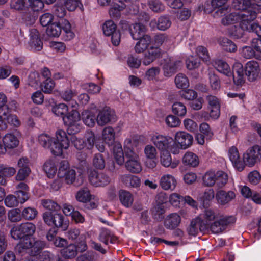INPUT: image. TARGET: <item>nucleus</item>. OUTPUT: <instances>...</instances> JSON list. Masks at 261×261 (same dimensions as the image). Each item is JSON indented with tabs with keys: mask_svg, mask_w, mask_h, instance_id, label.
<instances>
[{
	"mask_svg": "<svg viewBox=\"0 0 261 261\" xmlns=\"http://www.w3.org/2000/svg\"><path fill=\"white\" fill-rule=\"evenodd\" d=\"M215 18L222 17L221 23L224 25H234V31L230 32L231 36L239 38L242 36V26L246 25V22L255 19V13H249V11L232 12L229 13V8L227 6L217 9L213 14Z\"/></svg>",
	"mask_w": 261,
	"mask_h": 261,
	"instance_id": "obj_1",
	"label": "nucleus"
},
{
	"mask_svg": "<svg viewBox=\"0 0 261 261\" xmlns=\"http://www.w3.org/2000/svg\"><path fill=\"white\" fill-rule=\"evenodd\" d=\"M25 238L20 241L16 246V250L20 254L27 253L32 256L38 255L44 248L45 243L40 240H35L34 238L29 236L32 235L35 231L36 227L32 223H25L20 225Z\"/></svg>",
	"mask_w": 261,
	"mask_h": 261,
	"instance_id": "obj_2",
	"label": "nucleus"
},
{
	"mask_svg": "<svg viewBox=\"0 0 261 261\" xmlns=\"http://www.w3.org/2000/svg\"><path fill=\"white\" fill-rule=\"evenodd\" d=\"M124 154L126 159L125 167L130 172L139 173L142 170V164L139 153L135 151L132 141L126 139L124 141Z\"/></svg>",
	"mask_w": 261,
	"mask_h": 261,
	"instance_id": "obj_3",
	"label": "nucleus"
},
{
	"mask_svg": "<svg viewBox=\"0 0 261 261\" xmlns=\"http://www.w3.org/2000/svg\"><path fill=\"white\" fill-rule=\"evenodd\" d=\"M202 184L207 187L216 186L218 188H223L228 181V174L223 171L210 170L202 176Z\"/></svg>",
	"mask_w": 261,
	"mask_h": 261,
	"instance_id": "obj_4",
	"label": "nucleus"
},
{
	"mask_svg": "<svg viewBox=\"0 0 261 261\" xmlns=\"http://www.w3.org/2000/svg\"><path fill=\"white\" fill-rule=\"evenodd\" d=\"M193 141V137L190 134L185 131H178L174 136L172 144V153L177 154L180 150L190 147Z\"/></svg>",
	"mask_w": 261,
	"mask_h": 261,
	"instance_id": "obj_5",
	"label": "nucleus"
},
{
	"mask_svg": "<svg viewBox=\"0 0 261 261\" xmlns=\"http://www.w3.org/2000/svg\"><path fill=\"white\" fill-rule=\"evenodd\" d=\"M69 146V139L65 131L60 129L56 132L53 138L51 153L55 155H61L63 149H67Z\"/></svg>",
	"mask_w": 261,
	"mask_h": 261,
	"instance_id": "obj_6",
	"label": "nucleus"
},
{
	"mask_svg": "<svg viewBox=\"0 0 261 261\" xmlns=\"http://www.w3.org/2000/svg\"><path fill=\"white\" fill-rule=\"evenodd\" d=\"M244 167H253L261 160V147L257 145L249 147L243 155Z\"/></svg>",
	"mask_w": 261,
	"mask_h": 261,
	"instance_id": "obj_7",
	"label": "nucleus"
},
{
	"mask_svg": "<svg viewBox=\"0 0 261 261\" xmlns=\"http://www.w3.org/2000/svg\"><path fill=\"white\" fill-rule=\"evenodd\" d=\"M43 219L44 222L49 226H55L61 228L63 230L67 229L68 225L64 222V216L57 212H45L43 214Z\"/></svg>",
	"mask_w": 261,
	"mask_h": 261,
	"instance_id": "obj_8",
	"label": "nucleus"
},
{
	"mask_svg": "<svg viewBox=\"0 0 261 261\" xmlns=\"http://www.w3.org/2000/svg\"><path fill=\"white\" fill-rule=\"evenodd\" d=\"M103 34L106 36H111L112 44L117 46L120 42L121 35L117 29V25L112 20H106L102 27Z\"/></svg>",
	"mask_w": 261,
	"mask_h": 261,
	"instance_id": "obj_9",
	"label": "nucleus"
},
{
	"mask_svg": "<svg viewBox=\"0 0 261 261\" xmlns=\"http://www.w3.org/2000/svg\"><path fill=\"white\" fill-rule=\"evenodd\" d=\"M75 109L73 110L67 115L63 117V120L65 124L68 126V131L72 134L79 132L81 129L79 123L80 115Z\"/></svg>",
	"mask_w": 261,
	"mask_h": 261,
	"instance_id": "obj_10",
	"label": "nucleus"
},
{
	"mask_svg": "<svg viewBox=\"0 0 261 261\" xmlns=\"http://www.w3.org/2000/svg\"><path fill=\"white\" fill-rule=\"evenodd\" d=\"M88 180L94 187H104L108 185L111 181L109 176L103 172H98L96 170L90 169L88 171Z\"/></svg>",
	"mask_w": 261,
	"mask_h": 261,
	"instance_id": "obj_11",
	"label": "nucleus"
},
{
	"mask_svg": "<svg viewBox=\"0 0 261 261\" xmlns=\"http://www.w3.org/2000/svg\"><path fill=\"white\" fill-rule=\"evenodd\" d=\"M151 142L161 151H170L172 153V144L173 139L168 136L160 134L153 135L151 139Z\"/></svg>",
	"mask_w": 261,
	"mask_h": 261,
	"instance_id": "obj_12",
	"label": "nucleus"
},
{
	"mask_svg": "<svg viewBox=\"0 0 261 261\" xmlns=\"http://www.w3.org/2000/svg\"><path fill=\"white\" fill-rule=\"evenodd\" d=\"M235 221V219L233 216H227L221 215L214 220L210 224L208 229L214 233H218L222 232L227 225L233 223Z\"/></svg>",
	"mask_w": 261,
	"mask_h": 261,
	"instance_id": "obj_13",
	"label": "nucleus"
},
{
	"mask_svg": "<svg viewBox=\"0 0 261 261\" xmlns=\"http://www.w3.org/2000/svg\"><path fill=\"white\" fill-rule=\"evenodd\" d=\"M57 175L58 177L64 178L67 184H73L75 181L76 171L69 167V163L66 161L60 163Z\"/></svg>",
	"mask_w": 261,
	"mask_h": 261,
	"instance_id": "obj_14",
	"label": "nucleus"
},
{
	"mask_svg": "<svg viewBox=\"0 0 261 261\" xmlns=\"http://www.w3.org/2000/svg\"><path fill=\"white\" fill-rule=\"evenodd\" d=\"M244 70L250 82H254L261 77V64L256 61H248L245 65Z\"/></svg>",
	"mask_w": 261,
	"mask_h": 261,
	"instance_id": "obj_15",
	"label": "nucleus"
},
{
	"mask_svg": "<svg viewBox=\"0 0 261 261\" xmlns=\"http://www.w3.org/2000/svg\"><path fill=\"white\" fill-rule=\"evenodd\" d=\"M180 60L174 57H168L164 59L162 68L164 74L166 77H170L181 66Z\"/></svg>",
	"mask_w": 261,
	"mask_h": 261,
	"instance_id": "obj_16",
	"label": "nucleus"
},
{
	"mask_svg": "<svg viewBox=\"0 0 261 261\" xmlns=\"http://www.w3.org/2000/svg\"><path fill=\"white\" fill-rule=\"evenodd\" d=\"M7 123L16 127L19 126L21 124L17 116L10 114L8 110H0V128L6 129Z\"/></svg>",
	"mask_w": 261,
	"mask_h": 261,
	"instance_id": "obj_17",
	"label": "nucleus"
},
{
	"mask_svg": "<svg viewBox=\"0 0 261 261\" xmlns=\"http://www.w3.org/2000/svg\"><path fill=\"white\" fill-rule=\"evenodd\" d=\"M29 40L28 47L33 51H40L42 49L43 42L40 39L39 32L34 28L29 31Z\"/></svg>",
	"mask_w": 261,
	"mask_h": 261,
	"instance_id": "obj_18",
	"label": "nucleus"
},
{
	"mask_svg": "<svg viewBox=\"0 0 261 261\" xmlns=\"http://www.w3.org/2000/svg\"><path fill=\"white\" fill-rule=\"evenodd\" d=\"M162 50L159 47L151 46L144 53L143 64L147 66L152 63L162 55Z\"/></svg>",
	"mask_w": 261,
	"mask_h": 261,
	"instance_id": "obj_19",
	"label": "nucleus"
},
{
	"mask_svg": "<svg viewBox=\"0 0 261 261\" xmlns=\"http://www.w3.org/2000/svg\"><path fill=\"white\" fill-rule=\"evenodd\" d=\"M114 119V111L109 107H105L99 112L96 121L98 125L103 126Z\"/></svg>",
	"mask_w": 261,
	"mask_h": 261,
	"instance_id": "obj_20",
	"label": "nucleus"
},
{
	"mask_svg": "<svg viewBox=\"0 0 261 261\" xmlns=\"http://www.w3.org/2000/svg\"><path fill=\"white\" fill-rule=\"evenodd\" d=\"M222 214L219 212L208 209L199 214L197 217L201 222L202 224L205 225V228L208 229L211 223L216 219L219 218V217Z\"/></svg>",
	"mask_w": 261,
	"mask_h": 261,
	"instance_id": "obj_21",
	"label": "nucleus"
},
{
	"mask_svg": "<svg viewBox=\"0 0 261 261\" xmlns=\"http://www.w3.org/2000/svg\"><path fill=\"white\" fill-rule=\"evenodd\" d=\"M159 184L163 190L173 191L176 187L177 181L173 175L170 174H165L161 177Z\"/></svg>",
	"mask_w": 261,
	"mask_h": 261,
	"instance_id": "obj_22",
	"label": "nucleus"
},
{
	"mask_svg": "<svg viewBox=\"0 0 261 261\" xmlns=\"http://www.w3.org/2000/svg\"><path fill=\"white\" fill-rule=\"evenodd\" d=\"M228 156L233 166L238 171L241 172L244 170L243 161L240 160L238 150L236 147L232 146L229 149Z\"/></svg>",
	"mask_w": 261,
	"mask_h": 261,
	"instance_id": "obj_23",
	"label": "nucleus"
},
{
	"mask_svg": "<svg viewBox=\"0 0 261 261\" xmlns=\"http://www.w3.org/2000/svg\"><path fill=\"white\" fill-rule=\"evenodd\" d=\"M212 64L214 67L220 73L226 77L232 76V71L228 64L225 61L217 59L213 61Z\"/></svg>",
	"mask_w": 261,
	"mask_h": 261,
	"instance_id": "obj_24",
	"label": "nucleus"
},
{
	"mask_svg": "<svg viewBox=\"0 0 261 261\" xmlns=\"http://www.w3.org/2000/svg\"><path fill=\"white\" fill-rule=\"evenodd\" d=\"M29 188L24 182H20L16 186V191L14 192L16 197L21 203H24L29 198Z\"/></svg>",
	"mask_w": 261,
	"mask_h": 261,
	"instance_id": "obj_25",
	"label": "nucleus"
},
{
	"mask_svg": "<svg viewBox=\"0 0 261 261\" xmlns=\"http://www.w3.org/2000/svg\"><path fill=\"white\" fill-rule=\"evenodd\" d=\"M254 5H255V3L252 2L251 0H234L232 4L234 8L239 10V12H253Z\"/></svg>",
	"mask_w": 261,
	"mask_h": 261,
	"instance_id": "obj_26",
	"label": "nucleus"
},
{
	"mask_svg": "<svg viewBox=\"0 0 261 261\" xmlns=\"http://www.w3.org/2000/svg\"><path fill=\"white\" fill-rule=\"evenodd\" d=\"M236 197V194L234 192L229 191L226 192L224 190H219L217 192L216 195V199L219 203L222 205H225Z\"/></svg>",
	"mask_w": 261,
	"mask_h": 261,
	"instance_id": "obj_27",
	"label": "nucleus"
},
{
	"mask_svg": "<svg viewBox=\"0 0 261 261\" xmlns=\"http://www.w3.org/2000/svg\"><path fill=\"white\" fill-rule=\"evenodd\" d=\"M206 230L204 225L202 224L198 217L193 219L187 229L189 235L195 236L198 234L199 231Z\"/></svg>",
	"mask_w": 261,
	"mask_h": 261,
	"instance_id": "obj_28",
	"label": "nucleus"
},
{
	"mask_svg": "<svg viewBox=\"0 0 261 261\" xmlns=\"http://www.w3.org/2000/svg\"><path fill=\"white\" fill-rule=\"evenodd\" d=\"M76 94V92L71 89H67L60 93L62 98L64 101L69 102V107H71L73 109H77L79 106L77 102L72 99V98L74 97Z\"/></svg>",
	"mask_w": 261,
	"mask_h": 261,
	"instance_id": "obj_29",
	"label": "nucleus"
},
{
	"mask_svg": "<svg viewBox=\"0 0 261 261\" xmlns=\"http://www.w3.org/2000/svg\"><path fill=\"white\" fill-rule=\"evenodd\" d=\"M129 29L132 37L135 40H138L145 35L146 28L141 23L133 24L129 27Z\"/></svg>",
	"mask_w": 261,
	"mask_h": 261,
	"instance_id": "obj_30",
	"label": "nucleus"
},
{
	"mask_svg": "<svg viewBox=\"0 0 261 261\" xmlns=\"http://www.w3.org/2000/svg\"><path fill=\"white\" fill-rule=\"evenodd\" d=\"M119 198L121 203L125 207L132 206L134 202V196L129 191L121 190L119 192Z\"/></svg>",
	"mask_w": 261,
	"mask_h": 261,
	"instance_id": "obj_31",
	"label": "nucleus"
},
{
	"mask_svg": "<svg viewBox=\"0 0 261 261\" xmlns=\"http://www.w3.org/2000/svg\"><path fill=\"white\" fill-rule=\"evenodd\" d=\"M181 222V218L177 213H171L165 220V226L167 228L173 229L177 227Z\"/></svg>",
	"mask_w": 261,
	"mask_h": 261,
	"instance_id": "obj_32",
	"label": "nucleus"
},
{
	"mask_svg": "<svg viewBox=\"0 0 261 261\" xmlns=\"http://www.w3.org/2000/svg\"><path fill=\"white\" fill-rule=\"evenodd\" d=\"M15 172L16 170L14 168L0 163V185H5L7 183L6 178L13 175Z\"/></svg>",
	"mask_w": 261,
	"mask_h": 261,
	"instance_id": "obj_33",
	"label": "nucleus"
},
{
	"mask_svg": "<svg viewBox=\"0 0 261 261\" xmlns=\"http://www.w3.org/2000/svg\"><path fill=\"white\" fill-rule=\"evenodd\" d=\"M170 151H161L160 162L161 164L165 167H171L172 169L177 167L178 162H172V158L169 152Z\"/></svg>",
	"mask_w": 261,
	"mask_h": 261,
	"instance_id": "obj_34",
	"label": "nucleus"
},
{
	"mask_svg": "<svg viewBox=\"0 0 261 261\" xmlns=\"http://www.w3.org/2000/svg\"><path fill=\"white\" fill-rule=\"evenodd\" d=\"M101 138L103 141L108 145H112L115 139V133L110 126L106 127L102 131Z\"/></svg>",
	"mask_w": 261,
	"mask_h": 261,
	"instance_id": "obj_35",
	"label": "nucleus"
},
{
	"mask_svg": "<svg viewBox=\"0 0 261 261\" xmlns=\"http://www.w3.org/2000/svg\"><path fill=\"white\" fill-rule=\"evenodd\" d=\"M151 42V38L145 35L139 39L135 46V50L137 53H141L145 51Z\"/></svg>",
	"mask_w": 261,
	"mask_h": 261,
	"instance_id": "obj_36",
	"label": "nucleus"
},
{
	"mask_svg": "<svg viewBox=\"0 0 261 261\" xmlns=\"http://www.w3.org/2000/svg\"><path fill=\"white\" fill-rule=\"evenodd\" d=\"M61 30L64 32V38L65 40L69 41L75 37V33L73 29L72 28L70 23L66 19H64L61 22Z\"/></svg>",
	"mask_w": 261,
	"mask_h": 261,
	"instance_id": "obj_37",
	"label": "nucleus"
},
{
	"mask_svg": "<svg viewBox=\"0 0 261 261\" xmlns=\"http://www.w3.org/2000/svg\"><path fill=\"white\" fill-rule=\"evenodd\" d=\"M3 142L5 147L9 149L14 148L19 144L17 137L12 133L6 134L3 138Z\"/></svg>",
	"mask_w": 261,
	"mask_h": 261,
	"instance_id": "obj_38",
	"label": "nucleus"
},
{
	"mask_svg": "<svg viewBox=\"0 0 261 261\" xmlns=\"http://www.w3.org/2000/svg\"><path fill=\"white\" fill-rule=\"evenodd\" d=\"M125 5L122 2L120 4L113 3L111 5L109 10V14L110 17L118 19L121 16V12L125 8Z\"/></svg>",
	"mask_w": 261,
	"mask_h": 261,
	"instance_id": "obj_39",
	"label": "nucleus"
},
{
	"mask_svg": "<svg viewBox=\"0 0 261 261\" xmlns=\"http://www.w3.org/2000/svg\"><path fill=\"white\" fill-rule=\"evenodd\" d=\"M113 155L117 163L120 165L124 163V151L123 152L122 146L118 142L115 143L113 147Z\"/></svg>",
	"mask_w": 261,
	"mask_h": 261,
	"instance_id": "obj_40",
	"label": "nucleus"
},
{
	"mask_svg": "<svg viewBox=\"0 0 261 261\" xmlns=\"http://www.w3.org/2000/svg\"><path fill=\"white\" fill-rule=\"evenodd\" d=\"M93 195L91 194L89 190L87 187L81 188L75 195V198L79 202L86 203L92 198Z\"/></svg>",
	"mask_w": 261,
	"mask_h": 261,
	"instance_id": "obj_41",
	"label": "nucleus"
},
{
	"mask_svg": "<svg viewBox=\"0 0 261 261\" xmlns=\"http://www.w3.org/2000/svg\"><path fill=\"white\" fill-rule=\"evenodd\" d=\"M184 164L191 167H196L199 164V159L197 155L192 152H187L182 158Z\"/></svg>",
	"mask_w": 261,
	"mask_h": 261,
	"instance_id": "obj_42",
	"label": "nucleus"
},
{
	"mask_svg": "<svg viewBox=\"0 0 261 261\" xmlns=\"http://www.w3.org/2000/svg\"><path fill=\"white\" fill-rule=\"evenodd\" d=\"M25 10L31 9L34 11L41 10L44 4L41 0H22Z\"/></svg>",
	"mask_w": 261,
	"mask_h": 261,
	"instance_id": "obj_43",
	"label": "nucleus"
},
{
	"mask_svg": "<svg viewBox=\"0 0 261 261\" xmlns=\"http://www.w3.org/2000/svg\"><path fill=\"white\" fill-rule=\"evenodd\" d=\"M61 254L65 258L71 259L75 257L77 254V247L74 244H71L61 250Z\"/></svg>",
	"mask_w": 261,
	"mask_h": 261,
	"instance_id": "obj_44",
	"label": "nucleus"
},
{
	"mask_svg": "<svg viewBox=\"0 0 261 261\" xmlns=\"http://www.w3.org/2000/svg\"><path fill=\"white\" fill-rule=\"evenodd\" d=\"M161 73V69L159 67H152L146 70L144 77L148 81H158Z\"/></svg>",
	"mask_w": 261,
	"mask_h": 261,
	"instance_id": "obj_45",
	"label": "nucleus"
},
{
	"mask_svg": "<svg viewBox=\"0 0 261 261\" xmlns=\"http://www.w3.org/2000/svg\"><path fill=\"white\" fill-rule=\"evenodd\" d=\"M46 32L50 37H58L61 33V27L60 23L54 22L50 24L47 28Z\"/></svg>",
	"mask_w": 261,
	"mask_h": 261,
	"instance_id": "obj_46",
	"label": "nucleus"
},
{
	"mask_svg": "<svg viewBox=\"0 0 261 261\" xmlns=\"http://www.w3.org/2000/svg\"><path fill=\"white\" fill-rule=\"evenodd\" d=\"M153 41L154 44L158 46L163 44L169 46L171 45L172 43L171 38L169 37L165 34H160L155 35L154 37Z\"/></svg>",
	"mask_w": 261,
	"mask_h": 261,
	"instance_id": "obj_47",
	"label": "nucleus"
},
{
	"mask_svg": "<svg viewBox=\"0 0 261 261\" xmlns=\"http://www.w3.org/2000/svg\"><path fill=\"white\" fill-rule=\"evenodd\" d=\"M219 44L223 49L229 52H235L237 50V46L231 40L227 38H221L218 40Z\"/></svg>",
	"mask_w": 261,
	"mask_h": 261,
	"instance_id": "obj_48",
	"label": "nucleus"
},
{
	"mask_svg": "<svg viewBox=\"0 0 261 261\" xmlns=\"http://www.w3.org/2000/svg\"><path fill=\"white\" fill-rule=\"evenodd\" d=\"M43 170L49 178H53L57 172L55 162L51 160L47 161L44 164Z\"/></svg>",
	"mask_w": 261,
	"mask_h": 261,
	"instance_id": "obj_49",
	"label": "nucleus"
},
{
	"mask_svg": "<svg viewBox=\"0 0 261 261\" xmlns=\"http://www.w3.org/2000/svg\"><path fill=\"white\" fill-rule=\"evenodd\" d=\"M82 118L84 123L89 127H93L95 123L94 114L89 110H85L82 113Z\"/></svg>",
	"mask_w": 261,
	"mask_h": 261,
	"instance_id": "obj_50",
	"label": "nucleus"
},
{
	"mask_svg": "<svg viewBox=\"0 0 261 261\" xmlns=\"http://www.w3.org/2000/svg\"><path fill=\"white\" fill-rule=\"evenodd\" d=\"M39 144L44 148H48L51 152V146L53 143V138L47 134H42L38 137Z\"/></svg>",
	"mask_w": 261,
	"mask_h": 261,
	"instance_id": "obj_51",
	"label": "nucleus"
},
{
	"mask_svg": "<svg viewBox=\"0 0 261 261\" xmlns=\"http://www.w3.org/2000/svg\"><path fill=\"white\" fill-rule=\"evenodd\" d=\"M209 84L212 90L218 91L221 87L220 81L215 73L210 72L208 73Z\"/></svg>",
	"mask_w": 261,
	"mask_h": 261,
	"instance_id": "obj_52",
	"label": "nucleus"
},
{
	"mask_svg": "<svg viewBox=\"0 0 261 261\" xmlns=\"http://www.w3.org/2000/svg\"><path fill=\"white\" fill-rule=\"evenodd\" d=\"M229 82L232 80L234 83L237 85H241L245 82L243 68L236 73L232 72V76L228 77Z\"/></svg>",
	"mask_w": 261,
	"mask_h": 261,
	"instance_id": "obj_53",
	"label": "nucleus"
},
{
	"mask_svg": "<svg viewBox=\"0 0 261 261\" xmlns=\"http://www.w3.org/2000/svg\"><path fill=\"white\" fill-rule=\"evenodd\" d=\"M147 5L151 11L155 13L162 12L165 9V6L160 0H149Z\"/></svg>",
	"mask_w": 261,
	"mask_h": 261,
	"instance_id": "obj_54",
	"label": "nucleus"
},
{
	"mask_svg": "<svg viewBox=\"0 0 261 261\" xmlns=\"http://www.w3.org/2000/svg\"><path fill=\"white\" fill-rule=\"evenodd\" d=\"M241 54L246 59H250L255 57L257 59L261 60V55L255 54V51L250 46H244L241 50Z\"/></svg>",
	"mask_w": 261,
	"mask_h": 261,
	"instance_id": "obj_55",
	"label": "nucleus"
},
{
	"mask_svg": "<svg viewBox=\"0 0 261 261\" xmlns=\"http://www.w3.org/2000/svg\"><path fill=\"white\" fill-rule=\"evenodd\" d=\"M93 166L99 170H102L105 167V161L103 155L100 153L95 154L92 160Z\"/></svg>",
	"mask_w": 261,
	"mask_h": 261,
	"instance_id": "obj_56",
	"label": "nucleus"
},
{
	"mask_svg": "<svg viewBox=\"0 0 261 261\" xmlns=\"http://www.w3.org/2000/svg\"><path fill=\"white\" fill-rule=\"evenodd\" d=\"M196 52L197 56L202 60L203 62L207 64L211 63L208 51L205 47L202 46H198L196 49Z\"/></svg>",
	"mask_w": 261,
	"mask_h": 261,
	"instance_id": "obj_57",
	"label": "nucleus"
},
{
	"mask_svg": "<svg viewBox=\"0 0 261 261\" xmlns=\"http://www.w3.org/2000/svg\"><path fill=\"white\" fill-rule=\"evenodd\" d=\"M42 205L45 208L53 213L60 211L61 208V207L57 203L49 199L42 200Z\"/></svg>",
	"mask_w": 261,
	"mask_h": 261,
	"instance_id": "obj_58",
	"label": "nucleus"
},
{
	"mask_svg": "<svg viewBox=\"0 0 261 261\" xmlns=\"http://www.w3.org/2000/svg\"><path fill=\"white\" fill-rule=\"evenodd\" d=\"M175 83L178 88H185L189 86V82L187 76L182 74H178L175 77Z\"/></svg>",
	"mask_w": 261,
	"mask_h": 261,
	"instance_id": "obj_59",
	"label": "nucleus"
},
{
	"mask_svg": "<svg viewBox=\"0 0 261 261\" xmlns=\"http://www.w3.org/2000/svg\"><path fill=\"white\" fill-rule=\"evenodd\" d=\"M55 87V83L51 79H48L42 81L40 84L42 91L47 94H50Z\"/></svg>",
	"mask_w": 261,
	"mask_h": 261,
	"instance_id": "obj_60",
	"label": "nucleus"
},
{
	"mask_svg": "<svg viewBox=\"0 0 261 261\" xmlns=\"http://www.w3.org/2000/svg\"><path fill=\"white\" fill-rule=\"evenodd\" d=\"M172 112L178 116L183 117L186 114L187 109L184 103L180 102H176L172 105Z\"/></svg>",
	"mask_w": 261,
	"mask_h": 261,
	"instance_id": "obj_61",
	"label": "nucleus"
},
{
	"mask_svg": "<svg viewBox=\"0 0 261 261\" xmlns=\"http://www.w3.org/2000/svg\"><path fill=\"white\" fill-rule=\"evenodd\" d=\"M144 153L146 159H157L158 152L156 148L150 144L146 145L144 149Z\"/></svg>",
	"mask_w": 261,
	"mask_h": 261,
	"instance_id": "obj_62",
	"label": "nucleus"
},
{
	"mask_svg": "<svg viewBox=\"0 0 261 261\" xmlns=\"http://www.w3.org/2000/svg\"><path fill=\"white\" fill-rule=\"evenodd\" d=\"M223 7L218 0H212L211 2H206L204 5V11L205 13H211L216 9Z\"/></svg>",
	"mask_w": 261,
	"mask_h": 261,
	"instance_id": "obj_63",
	"label": "nucleus"
},
{
	"mask_svg": "<svg viewBox=\"0 0 261 261\" xmlns=\"http://www.w3.org/2000/svg\"><path fill=\"white\" fill-rule=\"evenodd\" d=\"M251 21H248V22H246V25L242 26V29L243 30H247L249 32L255 33L258 37H261V26L256 23H252L250 24Z\"/></svg>",
	"mask_w": 261,
	"mask_h": 261,
	"instance_id": "obj_64",
	"label": "nucleus"
}]
</instances>
